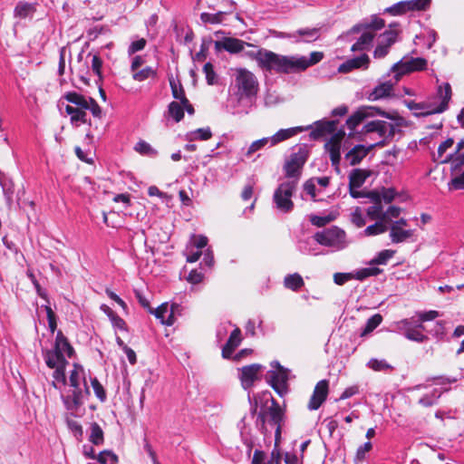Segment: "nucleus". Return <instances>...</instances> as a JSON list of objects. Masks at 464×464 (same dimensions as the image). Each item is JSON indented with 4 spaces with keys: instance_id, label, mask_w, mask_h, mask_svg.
Returning <instances> with one entry per match:
<instances>
[{
    "instance_id": "obj_5",
    "label": "nucleus",
    "mask_w": 464,
    "mask_h": 464,
    "mask_svg": "<svg viewBox=\"0 0 464 464\" xmlns=\"http://www.w3.org/2000/svg\"><path fill=\"white\" fill-rule=\"evenodd\" d=\"M296 180H289L281 183L274 193V202L276 208L285 213H289L294 208L291 198L296 189Z\"/></svg>"
},
{
    "instance_id": "obj_45",
    "label": "nucleus",
    "mask_w": 464,
    "mask_h": 464,
    "mask_svg": "<svg viewBox=\"0 0 464 464\" xmlns=\"http://www.w3.org/2000/svg\"><path fill=\"white\" fill-rule=\"evenodd\" d=\"M324 148L330 154L332 165H339L341 160V145L337 144L335 141L326 142Z\"/></svg>"
},
{
    "instance_id": "obj_17",
    "label": "nucleus",
    "mask_w": 464,
    "mask_h": 464,
    "mask_svg": "<svg viewBox=\"0 0 464 464\" xmlns=\"http://www.w3.org/2000/svg\"><path fill=\"white\" fill-rule=\"evenodd\" d=\"M42 353L44 362L49 368H53L60 364L69 363L64 354H63L61 351L57 349L55 344L53 345V349H43Z\"/></svg>"
},
{
    "instance_id": "obj_23",
    "label": "nucleus",
    "mask_w": 464,
    "mask_h": 464,
    "mask_svg": "<svg viewBox=\"0 0 464 464\" xmlns=\"http://www.w3.org/2000/svg\"><path fill=\"white\" fill-rule=\"evenodd\" d=\"M87 110L75 108L71 105H66L65 111L68 115H71V124L74 127H79L81 124L89 123L90 120L87 119Z\"/></svg>"
},
{
    "instance_id": "obj_41",
    "label": "nucleus",
    "mask_w": 464,
    "mask_h": 464,
    "mask_svg": "<svg viewBox=\"0 0 464 464\" xmlns=\"http://www.w3.org/2000/svg\"><path fill=\"white\" fill-rule=\"evenodd\" d=\"M268 414L270 417V423L276 426L282 424L284 420V411L276 401H273V404L268 409Z\"/></svg>"
},
{
    "instance_id": "obj_50",
    "label": "nucleus",
    "mask_w": 464,
    "mask_h": 464,
    "mask_svg": "<svg viewBox=\"0 0 464 464\" xmlns=\"http://www.w3.org/2000/svg\"><path fill=\"white\" fill-rule=\"evenodd\" d=\"M396 251L392 249H384L377 254V256L370 261V265H386L394 255Z\"/></svg>"
},
{
    "instance_id": "obj_56",
    "label": "nucleus",
    "mask_w": 464,
    "mask_h": 464,
    "mask_svg": "<svg viewBox=\"0 0 464 464\" xmlns=\"http://www.w3.org/2000/svg\"><path fill=\"white\" fill-rule=\"evenodd\" d=\"M367 365L372 369L373 371H376V372H382V371H387V370H393V367L389 364L386 360L382 359V360H378V359H375V358H372L371 359Z\"/></svg>"
},
{
    "instance_id": "obj_63",
    "label": "nucleus",
    "mask_w": 464,
    "mask_h": 464,
    "mask_svg": "<svg viewBox=\"0 0 464 464\" xmlns=\"http://www.w3.org/2000/svg\"><path fill=\"white\" fill-rule=\"evenodd\" d=\"M66 366L67 364H60L53 368L54 370L53 372V380L62 383L63 385H65L67 383V379L65 375Z\"/></svg>"
},
{
    "instance_id": "obj_29",
    "label": "nucleus",
    "mask_w": 464,
    "mask_h": 464,
    "mask_svg": "<svg viewBox=\"0 0 464 464\" xmlns=\"http://www.w3.org/2000/svg\"><path fill=\"white\" fill-rule=\"evenodd\" d=\"M369 151V148H366L364 145L358 144L346 153L345 158L349 160L351 166H355L359 164L364 157H366Z\"/></svg>"
},
{
    "instance_id": "obj_33",
    "label": "nucleus",
    "mask_w": 464,
    "mask_h": 464,
    "mask_svg": "<svg viewBox=\"0 0 464 464\" xmlns=\"http://www.w3.org/2000/svg\"><path fill=\"white\" fill-rule=\"evenodd\" d=\"M446 324V321H437L431 328L427 330V333L435 338L437 342L448 341Z\"/></svg>"
},
{
    "instance_id": "obj_42",
    "label": "nucleus",
    "mask_w": 464,
    "mask_h": 464,
    "mask_svg": "<svg viewBox=\"0 0 464 464\" xmlns=\"http://www.w3.org/2000/svg\"><path fill=\"white\" fill-rule=\"evenodd\" d=\"M404 105L412 112L414 115V112H422V111H429L432 110V105H430V101L421 102H416L411 100H404L403 101Z\"/></svg>"
},
{
    "instance_id": "obj_4",
    "label": "nucleus",
    "mask_w": 464,
    "mask_h": 464,
    "mask_svg": "<svg viewBox=\"0 0 464 464\" xmlns=\"http://www.w3.org/2000/svg\"><path fill=\"white\" fill-rule=\"evenodd\" d=\"M452 96L451 86L449 82H444L438 86L436 93L429 98L432 110L429 111L414 112V117H427L432 114L442 113L449 108V102Z\"/></svg>"
},
{
    "instance_id": "obj_27",
    "label": "nucleus",
    "mask_w": 464,
    "mask_h": 464,
    "mask_svg": "<svg viewBox=\"0 0 464 464\" xmlns=\"http://www.w3.org/2000/svg\"><path fill=\"white\" fill-rule=\"evenodd\" d=\"M320 27L300 28L294 32V34H295L294 42L297 44L301 41L307 43L316 41L320 37Z\"/></svg>"
},
{
    "instance_id": "obj_16",
    "label": "nucleus",
    "mask_w": 464,
    "mask_h": 464,
    "mask_svg": "<svg viewBox=\"0 0 464 464\" xmlns=\"http://www.w3.org/2000/svg\"><path fill=\"white\" fill-rule=\"evenodd\" d=\"M245 46H253L252 44L234 37H224L220 41L215 42V49L217 52L225 50L229 53H238L243 52Z\"/></svg>"
},
{
    "instance_id": "obj_55",
    "label": "nucleus",
    "mask_w": 464,
    "mask_h": 464,
    "mask_svg": "<svg viewBox=\"0 0 464 464\" xmlns=\"http://www.w3.org/2000/svg\"><path fill=\"white\" fill-rule=\"evenodd\" d=\"M268 143H270L269 137H265L260 140L253 141L251 145L248 147L247 150L246 151L245 156L250 157L255 152L262 150Z\"/></svg>"
},
{
    "instance_id": "obj_2",
    "label": "nucleus",
    "mask_w": 464,
    "mask_h": 464,
    "mask_svg": "<svg viewBox=\"0 0 464 464\" xmlns=\"http://www.w3.org/2000/svg\"><path fill=\"white\" fill-rule=\"evenodd\" d=\"M235 86L237 87V95L239 99L246 98L251 100L255 98L258 91V82L253 72L245 69L239 68L235 73Z\"/></svg>"
},
{
    "instance_id": "obj_46",
    "label": "nucleus",
    "mask_w": 464,
    "mask_h": 464,
    "mask_svg": "<svg viewBox=\"0 0 464 464\" xmlns=\"http://www.w3.org/2000/svg\"><path fill=\"white\" fill-rule=\"evenodd\" d=\"M168 114L176 122H179L184 118V108L178 102H171L168 106Z\"/></svg>"
},
{
    "instance_id": "obj_39",
    "label": "nucleus",
    "mask_w": 464,
    "mask_h": 464,
    "mask_svg": "<svg viewBox=\"0 0 464 464\" xmlns=\"http://www.w3.org/2000/svg\"><path fill=\"white\" fill-rule=\"evenodd\" d=\"M304 285L303 277L297 273L287 275L284 279L285 287L292 291H298Z\"/></svg>"
},
{
    "instance_id": "obj_19",
    "label": "nucleus",
    "mask_w": 464,
    "mask_h": 464,
    "mask_svg": "<svg viewBox=\"0 0 464 464\" xmlns=\"http://www.w3.org/2000/svg\"><path fill=\"white\" fill-rule=\"evenodd\" d=\"M337 121H319L315 122V128L310 132L314 140H317L325 134H333L337 130Z\"/></svg>"
},
{
    "instance_id": "obj_14",
    "label": "nucleus",
    "mask_w": 464,
    "mask_h": 464,
    "mask_svg": "<svg viewBox=\"0 0 464 464\" xmlns=\"http://www.w3.org/2000/svg\"><path fill=\"white\" fill-rule=\"evenodd\" d=\"M73 367L74 369L71 372V374H70V377H69V382H70V386L73 388L72 390V394H75L77 392H79L80 393V400L84 402V399L86 397H89L91 392H90V390L86 384V380H85V377L83 376L82 377V381H83V384H84V389H82L81 387V375H80V372H83V368L82 366L77 364V363H74L73 364Z\"/></svg>"
},
{
    "instance_id": "obj_21",
    "label": "nucleus",
    "mask_w": 464,
    "mask_h": 464,
    "mask_svg": "<svg viewBox=\"0 0 464 464\" xmlns=\"http://www.w3.org/2000/svg\"><path fill=\"white\" fill-rule=\"evenodd\" d=\"M241 343V331L239 328L233 330L229 335L228 340L222 348V356L225 359H229L234 353L236 348Z\"/></svg>"
},
{
    "instance_id": "obj_20",
    "label": "nucleus",
    "mask_w": 464,
    "mask_h": 464,
    "mask_svg": "<svg viewBox=\"0 0 464 464\" xmlns=\"http://www.w3.org/2000/svg\"><path fill=\"white\" fill-rule=\"evenodd\" d=\"M369 63H370L369 56L366 53H362L358 57L349 59V60L345 61L344 63H343L339 66L338 71H339V72H342V73H347V72H350L351 71H353V69H358V68H362V67L367 68Z\"/></svg>"
},
{
    "instance_id": "obj_13",
    "label": "nucleus",
    "mask_w": 464,
    "mask_h": 464,
    "mask_svg": "<svg viewBox=\"0 0 464 464\" xmlns=\"http://www.w3.org/2000/svg\"><path fill=\"white\" fill-rule=\"evenodd\" d=\"M263 368L264 366L259 363H253L240 369L239 379L244 390L248 391L254 382L260 379L259 372Z\"/></svg>"
},
{
    "instance_id": "obj_44",
    "label": "nucleus",
    "mask_w": 464,
    "mask_h": 464,
    "mask_svg": "<svg viewBox=\"0 0 464 464\" xmlns=\"http://www.w3.org/2000/svg\"><path fill=\"white\" fill-rule=\"evenodd\" d=\"M169 85L173 98L179 100L180 103H187L188 98L186 97L182 84L179 82L177 83L175 80L171 78L169 79Z\"/></svg>"
},
{
    "instance_id": "obj_32",
    "label": "nucleus",
    "mask_w": 464,
    "mask_h": 464,
    "mask_svg": "<svg viewBox=\"0 0 464 464\" xmlns=\"http://www.w3.org/2000/svg\"><path fill=\"white\" fill-rule=\"evenodd\" d=\"M54 344L57 349H59L63 354H66L68 358H72L75 353L73 347L62 331L57 332Z\"/></svg>"
},
{
    "instance_id": "obj_12",
    "label": "nucleus",
    "mask_w": 464,
    "mask_h": 464,
    "mask_svg": "<svg viewBox=\"0 0 464 464\" xmlns=\"http://www.w3.org/2000/svg\"><path fill=\"white\" fill-rule=\"evenodd\" d=\"M385 25V21L376 15L372 17V20L368 24H357L353 25L349 31L342 34L338 36V41L351 42L352 35L361 33L364 29L381 30Z\"/></svg>"
},
{
    "instance_id": "obj_52",
    "label": "nucleus",
    "mask_w": 464,
    "mask_h": 464,
    "mask_svg": "<svg viewBox=\"0 0 464 464\" xmlns=\"http://www.w3.org/2000/svg\"><path fill=\"white\" fill-rule=\"evenodd\" d=\"M388 227L386 226L384 221H376L374 224L368 226L364 229V235L367 237L377 236L386 232Z\"/></svg>"
},
{
    "instance_id": "obj_28",
    "label": "nucleus",
    "mask_w": 464,
    "mask_h": 464,
    "mask_svg": "<svg viewBox=\"0 0 464 464\" xmlns=\"http://www.w3.org/2000/svg\"><path fill=\"white\" fill-rule=\"evenodd\" d=\"M80 392H77L75 394H71L64 396L63 394L61 395V399L63 401V403L65 407V409L69 411H71V415L76 417L78 416V410L82 406L83 401L80 400Z\"/></svg>"
},
{
    "instance_id": "obj_54",
    "label": "nucleus",
    "mask_w": 464,
    "mask_h": 464,
    "mask_svg": "<svg viewBox=\"0 0 464 464\" xmlns=\"http://www.w3.org/2000/svg\"><path fill=\"white\" fill-rule=\"evenodd\" d=\"M225 14L224 12H218L216 14L204 12L201 13L200 19L205 24H218L222 23Z\"/></svg>"
},
{
    "instance_id": "obj_3",
    "label": "nucleus",
    "mask_w": 464,
    "mask_h": 464,
    "mask_svg": "<svg viewBox=\"0 0 464 464\" xmlns=\"http://www.w3.org/2000/svg\"><path fill=\"white\" fill-rule=\"evenodd\" d=\"M313 237L317 244L334 250H342L347 246L344 230L336 226L317 231Z\"/></svg>"
},
{
    "instance_id": "obj_15",
    "label": "nucleus",
    "mask_w": 464,
    "mask_h": 464,
    "mask_svg": "<svg viewBox=\"0 0 464 464\" xmlns=\"http://www.w3.org/2000/svg\"><path fill=\"white\" fill-rule=\"evenodd\" d=\"M329 392V382L327 380H321L318 382L314 389L313 394L308 402V409L310 411L318 410L321 405L325 401Z\"/></svg>"
},
{
    "instance_id": "obj_53",
    "label": "nucleus",
    "mask_w": 464,
    "mask_h": 464,
    "mask_svg": "<svg viewBox=\"0 0 464 464\" xmlns=\"http://www.w3.org/2000/svg\"><path fill=\"white\" fill-rule=\"evenodd\" d=\"M96 459L101 464H117L119 461L118 456L108 450L101 451Z\"/></svg>"
},
{
    "instance_id": "obj_18",
    "label": "nucleus",
    "mask_w": 464,
    "mask_h": 464,
    "mask_svg": "<svg viewBox=\"0 0 464 464\" xmlns=\"http://www.w3.org/2000/svg\"><path fill=\"white\" fill-rule=\"evenodd\" d=\"M38 4L36 2L29 3L19 1L14 8V17L18 19H32L37 11Z\"/></svg>"
},
{
    "instance_id": "obj_9",
    "label": "nucleus",
    "mask_w": 464,
    "mask_h": 464,
    "mask_svg": "<svg viewBox=\"0 0 464 464\" xmlns=\"http://www.w3.org/2000/svg\"><path fill=\"white\" fill-rule=\"evenodd\" d=\"M290 371L285 368L280 371H268L266 381L280 397L288 392V379Z\"/></svg>"
},
{
    "instance_id": "obj_37",
    "label": "nucleus",
    "mask_w": 464,
    "mask_h": 464,
    "mask_svg": "<svg viewBox=\"0 0 464 464\" xmlns=\"http://www.w3.org/2000/svg\"><path fill=\"white\" fill-rule=\"evenodd\" d=\"M63 98L67 102L75 104L77 106L76 108L83 110L88 109L89 98H85L82 94H80L76 92H69L63 95Z\"/></svg>"
},
{
    "instance_id": "obj_25",
    "label": "nucleus",
    "mask_w": 464,
    "mask_h": 464,
    "mask_svg": "<svg viewBox=\"0 0 464 464\" xmlns=\"http://www.w3.org/2000/svg\"><path fill=\"white\" fill-rule=\"evenodd\" d=\"M372 171L363 169H353L349 173V187L361 188L366 179L371 177Z\"/></svg>"
},
{
    "instance_id": "obj_38",
    "label": "nucleus",
    "mask_w": 464,
    "mask_h": 464,
    "mask_svg": "<svg viewBox=\"0 0 464 464\" xmlns=\"http://www.w3.org/2000/svg\"><path fill=\"white\" fill-rule=\"evenodd\" d=\"M212 137V132L209 127L199 128L195 130L189 131L186 134V140L188 141L193 140H208Z\"/></svg>"
},
{
    "instance_id": "obj_1",
    "label": "nucleus",
    "mask_w": 464,
    "mask_h": 464,
    "mask_svg": "<svg viewBox=\"0 0 464 464\" xmlns=\"http://www.w3.org/2000/svg\"><path fill=\"white\" fill-rule=\"evenodd\" d=\"M296 151L293 152L289 159L285 162L283 169L285 176L292 180H296V184L302 174V169L309 158V150L306 144H300L295 147Z\"/></svg>"
},
{
    "instance_id": "obj_60",
    "label": "nucleus",
    "mask_w": 464,
    "mask_h": 464,
    "mask_svg": "<svg viewBox=\"0 0 464 464\" xmlns=\"http://www.w3.org/2000/svg\"><path fill=\"white\" fill-rule=\"evenodd\" d=\"M66 424H67L68 429L72 432L73 436L78 440H82V436H83V430H82V425L78 421L73 420L72 419H67Z\"/></svg>"
},
{
    "instance_id": "obj_8",
    "label": "nucleus",
    "mask_w": 464,
    "mask_h": 464,
    "mask_svg": "<svg viewBox=\"0 0 464 464\" xmlns=\"http://www.w3.org/2000/svg\"><path fill=\"white\" fill-rule=\"evenodd\" d=\"M427 67V60L421 57H403L391 68V72L395 73L396 77L401 78L412 72L423 71Z\"/></svg>"
},
{
    "instance_id": "obj_58",
    "label": "nucleus",
    "mask_w": 464,
    "mask_h": 464,
    "mask_svg": "<svg viewBox=\"0 0 464 464\" xmlns=\"http://www.w3.org/2000/svg\"><path fill=\"white\" fill-rule=\"evenodd\" d=\"M91 384L93 389V392L96 395V397L102 401L104 402L107 400V394L103 388V386L101 384V382L98 381L96 377L91 378Z\"/></svg>"
},
{
    "instance_id": "obj_64",
    "label": "nucleus",
    "mask_w": 464,
    "mask_h": 464,
    "mask_svg": "<svg viewBox=\"0 0 464 464\" xmlns=\"http://www.w3.org/2000/svg\"><path fill=\"white\" fill-rule=\"evenodd\" d=\"M333 220H334V217L331 215H327V216L311 215L310 216V222L312 223V225H314L317 227H323Z\"/></svg>"
},
{
    "instance_id": "obj_34",
    "label": "nucleus",
    "mask_w": 464,
    "mask_h": 464,
    "mask_svg": "<svg viewBox=\"0 0 464 464\" xmlns=\"http://www.w3.org/2000/svg\"><path fill=\"white\" fill-rule=\"evenodd\" d=\"M375 34L371 32H363L357 41L352 45L351 51H363L368 50L372 44Z\"/></svg>"
},
{
    "instance_id": "obj_59",
    "label": "nucleus",
    "mask_w": 464,
    "mask_h": 464,
    "mask_svg": "<svg viewBox=\"0 0 464 464\" xmlns=\"http://www.w3.org/2000/svg\"><path fill=\"white\" fill-rule=\"evenodd\" d=\"M267 52V49L265 48H259L253 51H247L245 53V55L249 57L250 59L256 62L258 67L261 69L262 67V62L265 59L266 53Z\"/></svg>"
},
{
    "instance_id": "obj_40",
    "label": "nucleus",
    "mask_w": 464,
    "mask_h": 464,
    "mask_svg": "<svg viewBox=\"0 0 464 464\" xmlns=\"http://www.w3.org/2000/svg\"><path fill=\"white\" fill-rule=\"evenodd\" d=\"M91 433L89 440L95 446H101L104 443V433L97 422L91 423Z\"/></svg>"
},
{
    "instance_id": "obj_61",
    "label": "nucleus",
    "mask_w": 464,
    "mask_h": 464,
    "mask_svg": "<svg viewBox=\"0 0 464 464\" xmlns=\"http://www.w3.org/2000/svg\"><path fill=\"white\" fill-rule=\"evenodd\" d=\"M409 4L410 11H425L427 10L430 4L431 0H407Z\"/></svg>"
},
{
    "instance_id": "obj_51",
    "label": "nucleus",
    "mask_w": 464,
    "mask_h": 464,
    "mask_svg": "<svg viewBox=\"0 0 464 464\" xmlns=\"http://www.w3.org/2000/svg\"><path fill=\"white\" fill-rule=\"evenodd\" d=\"M157 72L150 66H147L140 71H136L132 73V79L137 82H143L149 78H155Z\"/></svg>"
},
{
    "instance_id": "obj_31",
    "label": "nucleus",
    "mask_w": 464,
    "mask_h": 464,
    "mask_svg": "<svg viewBox=\"0 0 464 464\" xmlns=\"http://www.w3.org/2000/svg\"><path fill=\"white\" fill-rule=\"evenodd\" d=\"M412 229H402L399 226H391L390 238L394 244L405 242L407 239L413 236Z\"/></svg>"
},
{
    "instance_id": "obj_57",
    "label": "nucleus",
    "mask_w": 464,
    "mask_h": 464,
    "mask_svg": "<svg viewBox=\"0 0 464 464\" xmlns=\"http://www.w3.org/2000/svg\"><path fill=\"white\" fill-rule=\"evenodd\" d=\"M372 449V443L371 441H366L362 445H361L355 453L354 461L356 464L359 462H362L366 459V453H368Z\"/></svg>"
},
{
    "instance_id": "obj_43",
    "label": "nucleus",
    "mask_w": 464,
    "mask_h": 464,
    "mask_svg": "<svg viewBox=\"0 0 464 464\" xmlns=\"http://www.w3.org/2000/svg\"><path fill=\"white\" fill-rule=\"evenodd\" d=\"M382 322V316L380 314L372 315L366 322L365 327L360 334L361 337H364L375 330Z\"/></svg>"
},
{
    "instance_id": "obj_24",
    "label": "nucleus",
    "mask_w": 464,
    "mask_h": 464,
    "mask_svg": "<svg viewBox=\"0 0 464 464\" xmlns=\"http://www.w3.org/2000/svg\"><path fill=\"white\" fill-rule=\"evenodd\" d=\"M174 305H171L170 312L166 317V314L169 313V304L168 303H163L160 306H158L156 309L152 308L151 314H154L157 319L160 321L162 324L170 326L174 324V312H173Z\"/></svg>"
},
{
    "instance_id": "obj_47",
    "label": "nucleus",
    "mask_w": 464,
    "mask_h": 464,
    "mask_svg": "<svg viewBox=\"0 0 464 464\" xmlns=\"http://www.w3.org/2000/svg\"><path fill=\"white\" fill-rule=\"evenodd\" d=\"M410 12L408 1H400L384 10V13L389 14L391 15H402Z\"/></svg>"
},
{
    "instance_id": "obj_10",
    "label": "nucleus",
    "mask_w": 464,
    "mask_h": 464,
    "mask_svg": "<svg viewBox=\"0 0 464 464\" xmlns=\"http://www.w3.org/2000/svg\"><path fill=\"white\" fill-rule=\"evenodd\" d=\"M397 330L403 334V336L412 342L419 343H426L429 336L418 331L413 325V317L405 318L396 323Z\"/></svg>"
},
{
    "instance_id": "obj_36",
    "label": "nucleus",
    "mask_w": 464,
    "mask_h": 464,
    "mask_svg": "<svg viewBox=\"0 0 464 464\" xmlns=\"http://www.w3.org/2000/svg\"><path fill=\"white\" fill-rule=\"evenodd\" d=\"M441 164L450 163V171L457 172L464 166V152L450 153L444 160H440Z\"/></svg>"
},
{
    "instance_id": "obj_6",
    "label": "nucleus",
    "mask_w": 464,
    "mask_h": 464,
    "mask_svg": "<svg viewBox=\"0 0 464 464\" xmlns=\"http://www.w3.org/2000/svg\"><path fill=\"white\" fill-rule=\"evenodd\" d=\"M399 81V77H396V74L390 71L372 90L365 92L366 99L371 102H375L392 97L393 88Z\"/></svg>"
},
{
    "instance_id": "obj_30",
    "label": "nucleus",
    "mask_w": 464,
    "mask_h": 464,
    "mask_svg": "<svg viewBox=\"0 0 464 464\" xmlns=\"http://www.w3.org/2000/svg\"><path fill=\"white\" fill-rule=\"evenodd\" d=\"M387 114L391 115L394 119H390L393 121V123L389 122L388 131H387V139L392 140L395 136L396 132L400 131V128L403 126H407L406 121L403 117L400 116L397 111H393L392 112L386 111Z\"/></svg>"
},
{
    "instance_id": "obj_35",
    "label": "nucleus",
    "mask_w": 464,
    "mask_h": 464,
    "mask_svg": "<svg viewBox=\"0 0 464 464\" xmlns=\"http://www.w3.org/2000/svg\"><path fill=\"white\" fill-rule=\"evenodd\" d=\"M315 246L314 238L312 239L310 237L300 238L296 243L298 251L304 255H319L320 253L316 251Z\"/></svg>"
},
{
    "instance_id": "obj_62",
    "label": "nucleus",
    "mask_w": 464,
    "mask_h": 464,
    "mask_svg": "<svg viewBox=\"0 0 464 464\" xmlns=\"http://www.w3.org/2000/svg\"><path fill=\"white\" fill-rule=\"evenodd\" d=\"M383 212L382 204H375L367 208V215L372 220L383 221Z\"/></svg>"
},
{
    "instance_id": "obj_11",
    "label": "nucleus",
    "mask_w": 464,
    "mask_h": 464,
    "mask_svg": "<svg viewBox=\"0 0 464 464\" xmlns=\"http://www.w3.org/2000/svg\"><path fill=\"white\" fill-rule=\"evenodd\" d=\"M265 59L262 62L261 70L268 72L285 74V55L274 53L270 50L265 53Z\"/></svg>"
},
{
    "instance_id": "obj_49",
    "label": "nucleus",
    "mask_w": 464,
    "mask_h": 464,
    "mask_svg": "<svg viewBox=\"0 0 464 464\" xmlns=\"http://www.w3.org/2000/svg\"><path fill=\"white\" fill-rule=\"evenodd\" d=\"M0 185L6 200L11 202L14 195V184L12 180L8 179L2 172H0Z\"/></svg>"
},
{
    "instance_id": "obj_48",
    "label": "nucleus",
    "mask_w": 464,
    "mask_h": 464,
    "mask_svg": "<svg viewBox=\"0 0 464 464\" xmlns=\"http://www.w3.org/2000/svg\"><path fill=\"white\" fill-rule=\"evenodd\" d=\"M134 149L137 152L143 156H148L150 158H156L158 156L157 150L152 148L151 145L145 140H140L137 142Z\"/></svg>"
},
{
    "instance_id": "obj_26",
    "label": "nucleus",
    "mask_w": 464,
    "mask_h": 464,
    "mask_svg": "<svg viewBox=\"0 0 464 464\" xmlns=\"http://www.w3.org/2000/svg\"><path fill=\"white\" fill-rule=\"evenodd\" d=\"M302 127H293L288 129H281L276 131L273 136L269 137L270 139V146H275L282 141H285L299 132L303 131Z\"/></svg>"
},
{
    "instance_id": "obj_7",
    "label": "nucleus",
    "mask_w": 464,
    "mask_h": 464,
    "mask_svg": "<svg viewBox=\"0 0 464 464\" xmlns=\"http://www.w3.org/2000/svg\"><path fill=\"white\" fill-rule=\"evenodd\" d=\"M376 115L384 117L386 119H393L391 115L387 114L385 111L377 106H361L346 120V126L353 131L357 126H359L365 119L374 117ZM353 133L351 132L349 135L352 136Z\"/></svg>"
},
{
    "instance_id": "obj_22",
    "label": "nucleus",
    "mask_w": 464,
    "mask_h": 464,
    "mask_svg": "<svg viewBox=\"0 0 464 464\" xmlns=\"http://www.w3.org/2000/svg\"><path fill=\"white\" fill-rule=\"evenodd\" d=\"M305 70L303 55H285V74L299 73Z\"/></svg>"
}]
</instances>
